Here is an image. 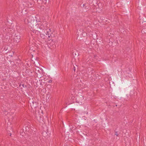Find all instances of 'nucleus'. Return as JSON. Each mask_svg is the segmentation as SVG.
I'll return each instance as SVG.
<instances>
[{
    "label": "nucleus",
    "instance_id": "1",
    "mask_svg": "<svg viewBox=\"0 0 146 146\" xmlns=\"http://www.w3.org/2000/svg\"><path fill=\"white\" fill-rule=\"evenodd\" d=\"M38 26L36 30H34L33 29L32 32L35 33L36 35H38L40 33H44L46 35L48 36L50 40L52 37L54 36V35L53 34L52 32L50 29H46L45 28L47 27V23L46 21H43L37 24L36 23L35 25Z\"/></svg>",
    "mask_w": 146,
    "mask_h": 146
},
{
    "label": "nucleus",
    "instance_id": "2",
    "mask_svg": "<svg viewBox=\"0 0 146 146\" xmlns=\"http://www.w3.org/2000/svg\"><path fill=\"white\" fill-rule=\"evenodd\" d=\"M25 23L28 25L29 28L31 31H32L33 29H35L34 30H35L37 28V26H35L36 23V21L33 19L31 16L27 17L25 19Z\"/></svg>",
    "mask_w": 146,
    "mask_h": 146
},
{
    "label": "nucleus",
    "instance_id": "3",
    "mask_svg": "<svg viewBox=\"0 0 146 146\" xmlns=\"http://www.w3.org/2000/svg\"><path fill=\"white\" fill-rule=\"evenodd\" d=\"M37 62V65H36V64H35V62H34L35 66L36 67V68H35L36 73L37 74L38 73H39L40 74H42L43 72V70L42 69L40 68H39V66H40V65Z\"/></svg>",
    "mask_w": 146,
    "mask_h": 146
},
{
    "label": "nucleus",
    "instance_id": "4",
    "mask_svg": "<svg viewBox=\"0 0 146 146\" xmlns=\"http://www.w3.org/2000/svg\"><path fill=\"white\" fill-rule=\"evenodd\" d=\"M21 36L19 34H15L14 36V41L16 42H18L20 41Z\"/></svg>",
    "mask_w": 146,
    "mask_h": 146
},
{
    "label": "nucleus",
    "instance_id": "5",
    "mask_svg": "<svg viewBox=\"0 0 146 146\" xmlns=\"http://www.w3.org/2000/svg\"><path fill=\"white\" fill-rule=\"evenodd\" d=\"M31 106L32 108H35L37 106V103L35 102H32V103H30Z\"/></svg>",
    "mask_w": 146,
    "mask_h": 146
},
{
    "label": "nucleus",
    "instance_id": "6",
    "mask_svg": "<svg viewBox=\"0 0 146 146\" xmlns=\"http://www.w3.org/2000/svg\"><path fill=\"white\" fill-rule=\"evenodd\" d=\"M36 118L37 120L40 122L42 120V116L40 115L39 114L36 115Z\"/></svg>",
    "mask_w": 146,
    "mask_h": 146
},
{
    "label": "nucleus",
    "instance_id": "7",
    "mask_svg": "<svg viewBox=\"0 0 146 146\" xmlns=\"http://www.w3.org/2000/svg\"><path fill=\"white\" fill-rule=\"evenodd\" d=\"M43 33H40L39 35H40L41 37L42 38H45L46 37V36Z\"/></svg>",
    "mask_w": 146,
    "mask_h": 146
},
{
    "label": "nucleus",
    "instance_id": "8",
    "mask_svg": "<svg viewBox=\"0 0 146 146\" xmlns=\"http://www.w3.org/2000/svg\"><path fill=\"white\" fill-rule=\"evenodd\" d=\"M4 111V114H5V115H6L7 117H8V120H9L8 119H9V115H10V113L9 112H7V111H6V110Z\"/></svg>",
    "mask_w": 146,
    "mask_h": 146
},
{
    "label": "nucleus",
    "instance_id": "9",
    "mask_svg": "<svg viewBox=\"0 0 146 146\" xmlns=\"http://www.w3.org/2000/svg\"><path fill=\"white\" fill-rule=\"evenodd\" d=\"M28 75L29 76H31L32 75V70H28Z\"/></svg>",
    "mask_w": 146,
    "mask_h": 146
},
{
    "label": "nucleus",
    "instance_id": "10",
    "mask_svg": "<svg viewBox=\"0 0 146 146\" xmlns=\"http://www.w3.org/2000/svg\"><path fill=\"white\" fill-rule=\"evenodd\" d=\"M74 54L76 56H78L79 55V54L78 52L75 53Z\"/></svg>",
    "mask_w": 146,
    "mask_h": 146
},
{
    "label": "nucleus",
    "instance_id": "11",
    "mask_svg": "<svg viewBox=\"0 0 146 146\" xmlns=\"http://www.w3.org/2000/svg\"><path fill=\"white\" fill-rule=\"evenodd\" d=\"M4 79L3 78H1V79L0 80V81H2Z\"/></svg>",
    "mask_w": 146,
    "mask_h": 146
},
{
    "label": "nucleus",
    "instance_id": "12",
    "mask_svg": "<svg viewBox=\"0 0 146 146\" xmlns=\"http://www.w3.org/2000/svg\"><path fill=\"white\" fill-rule=\"evenodd\" d=\"M118 133H117V132H116L115 133V135H116V136H118Z\"/></svg>",
    "mask_w": 146,
    "mask_h": 146
},
{
    "label": "nucleus",
    "instance_id": "13",
    "mask_svg": "<svg viewBox=\"0 0 146 146\" xmlns=\"http://www.w3.org/2000/svg\"><path fill=\"white\" fill-rule=\"evenodd\" d=\"M73 70H74V71H75V67H74V68H73Z\"/></svg>",
    "mask_w": 146,
    "mask_h": 146
},
{
    "label": "nucleus",
    "instance_id": "14",
    "mask_svg": "<svg viewBox=\"0 0 146 146\" xmlns=\"http://www.w3.org/2000/svg\"><path fill=\"white\" fill-rule=\"evenodd\" d=\"M94 0H90V1H91L92 2H93V1H94Z\"/></svg>",
    "mask_w": 146,
    "mask_h": 146
},
{
    "label": "nucleus",
    "instance_id": "15",
    "mask_svg": "<svg viewBox=\"0 0 146 146\" xmlns=\"http://www.w3.org/2000/svg\"><path fill=\"white\" fill-rule=\"evenodd\" d=\"M84 6H85V4H83V7H84Z\"/></svg>",
    "mask_w": 146,
    "mask_h": 146
},
{
    "label": "nucleus",
    "instance_id": "16",
    "mask_svg": "<svg viewBox=\"0 0 146 146\" xmlns=\"http://www.w3.org/2000/svg\"><path fill=\"white\" fill-rule=\"evenodd\" d=\"M2 75H0V78H1V77H2Z\"/></svg>",
    "mask_w": 146,
    "mask_h": 146
},
{
    "label": "nucleus",
    "instance_id": "17",
    "mask_svg": "<svg viewBox=\"0 0 146 146\" xmlns=\"http://www.w3.org/2000/svg\"><path fill=\"white\" fill-rule=\"evenodd\" d=\"M22 86H23V87H24V84H23Z\"/></svg>",
    "mask_w": 146,
    "mask_h": 146
},
{
    "label": "nucleus",
    "instance_id": "18",
    "mask_svg": "<svg viewBox=\"0 0 146 146\" xmlns=\"http://www.w3.org/2000/svg\"><path fill=\"white\" fill-rule=\"evenodd\" d=\"M9 135H10L11 136V133H9Z\"/></svg>",
    "mask_w": 146,
    "mask_h": 146
},
{
    "label": "nucleus",
    "instance_id": "19",
    "mask_svg": "<svg viewBox=\"0 0 146 146\" xmlns=\"http://www.w3.org/2000/svg\"><path fill=\"white\" fill-rule=\"evenodd\" d=\"M46 2H47L48 0H44Z\"/></svg>",
    "mask_w": 146,
    "mask_h": 146
}]
</instances>
